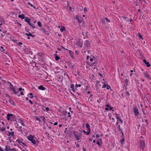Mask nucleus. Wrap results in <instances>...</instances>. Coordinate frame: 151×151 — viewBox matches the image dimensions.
Wrapping results in <instances>:
<instances>
[{
    "mask_svg": "<svg viewBox=\"0 0 151 151\" xmlns=\"http://www.w3.org/2000/svg\"><path fill=\"white\" fill-rule=\"evenodd\" d=\"M30 19L29 18L27 17H26L25 18L24 21L28 23V24L31 26L33 28H35V26L31 24L30 22Z\"/></svg>",
    "mask_w": 151,
    "mask_h": 151,
    "instance_id": "obj_3",
    "label": "nucleus"
},
{
    "mask_svg": "<svg viewBox=\"0 0 151 151\" xmlns=\"http://www.w3.org/2000/svg\"><path fill=\"white\" fill-rule=\"evenodd\" d=\"M9 88H10V90L12 91L13 93L15 94H17V91L15 90L14 87H12L9 86Z\"/></svg>",
    "mask_w": 151,
    "mask_h": 151,
    "instance_id": "obj_11",
    "label": "nucleus"
},
{
    "mask_svg": "<svg viewBox=\"0 0 151 151\" xmlns=\"http://www.w3.org/2000/svg\"><path fill=\"white\" fill-rule=\"evenodd\" d=\"M8 83H9L10 84V86H9L13 87V86L11 83H10V82H9Z\"/></svg>",
    "mask_w": 151,
    "mask_h": 151,
    "instance_id": "obj_58",
    "label": "nucleus"
},
{
    "mask_svg": "<svg viewBox=\"0 0 151 151\" xmlns=\"http://www.w3.org/2000/svg\"><path fill=\"white\" fill-rule=\"evenodd\" d=\"M37 24L38 26L40 27H42V24L41 22L40 21H38L37 22Z\"/></svg>",
    "mask_w": 151,
    "mask_h": 151,
    "instance_id": "obj_36",
    "label": "nucleus"
},
{
    "mask_svg": "<svg viewBox=\"0 0 151 151\" xmlns=\"http://www.w3.org/2000/svg\"><path fill=\"white\" fill-rule=\"evenodd\" d=\"M81 84H76V85H75V88H76H76L77 87H80L81 86Z\"/></svg>",
    "mask_w": 151,
    "mask_h": 151,
    "instance_id": "obj_42",
    "label": "nucleus"
},
{
    "mask_svg": "<svg viewBox=\"0 0 151 151\" xmlns=\"http://www.w3.org/2000/svg\"><path fill=\"white\" fill-rule=\"evenodd\" d=\"M99 83V81H96V86L97 87L98 86V84Z\"/></svg>",
    "mask_w": 151,
    "mask_h": 151,
    "instance_id": "obj_46",
    "label": "nucleus"
},
{
    "mask_svg": "<svg viewBox=\"0 0 151 151\" xmlns=\"http://www.w3.org/2000/svg\"><path fill=\"white\" fill-rule=\"evenodd\" d=\"M45 110L47 111H48L49 110V109L48 107H46L45 108Z\"/></svg>",
    "mask_w": 151,
    "mask_h": 151,
    "instance_id": "obj_60",
    "label": "nucleus"
},
{
    "mask_svg": "<svg viewBox=\"0 0 151 151\" xmlns=\"http://www.w3.org/2000/svg\"><path fill=\"white\" fill-rule=\"evenodd\" d=\"M13 114H8L7 116V119L8 121L10 120L11 117L12 116Z\"/></svg>",
    "mask_w": 151,
    "mask_h": 151,
    "instance_id": "obj_15",
    "label": "nucleus"
},
{
    "mask_svg": "<svg viewBox=\"0 0 151 151\" xmlns=\"http://www.w3.org/2000/svg\"><path fill=\"white\" fill-rule=\"evenodd\" d=\"M29 32V33H26L25 34V35H26V36H28V37H35V36L34 35H32L30 32Z\"/></svg>",
    "mask_w": 151,
    "mask_h": 151,
    "instance_id": "obj_19",
    "label": "nucleus"
},
{
    "mask_svg": "<svg viewBox=\"0 0 151 151\" xmlns=\"http://www.w3.org/2000/svg\"><path fill=\"white\" fill-rule=\"evenodd\" d=\"M0 48L2 50V51L4 53H7V52L6 51V50L5 49H4V47L3 46H1L0 47Z\"/></svg>",
    "mask_w": 151,
    "mask_h": 151,
    "instance_id": "obj_22",
    "label": "nucleus"
},
{
    "mask_svg": "<svg viewBox=\"0 0 151 151\" xmlns=\"http://www.w3.org/2000/svg\"><path fill=\"white\" fill-rule=\"evenodd\" d=\"M70 112H68V117H71V115H70Z\"/></svg>",
    "mask_w": 151,
    "mask_h": 151,
    "instance_id": "obj_59",
    "label": "nucleus"
},
{
    "mask_svg": "<svg viewBox=\"0 0 151 151\" xmlns=\"http://www.w3.org/2000/svg\"><path fill=\"white\" fill-rule=\"evenodd\" d=\"M34 136L31 134L29 135L27 137L28 139L30 140L32 143L33 145H35L36 144V142L34 139Z\"/></svg>",
    "mask_w": 151,
    "mask_h": 151,
    "instance_id": "obj_2",
    "label": "nucleus"
},
{
    "mask_svg": "<svg viewBox=\"0 0 151 151\" xmlns=\"http://www.w3.org/2000/svg\"><path fill=\"white\" fill-rule=\"evenodd\" d=\"M96 137L97 138H99L100 137V135L99 134H97L96 135Z\"/></svg>",
    "mask_w": 151,
    "mask_h": 151,
    "instance_id": "obj_52",
    "label": "nucleus"
},
{
    "mask_svg": "<svg viewBox=\"0 0 151 151\" xmlns=\"http://www.w3.org/2000/svg\"><path fill=\"white\" fill-rule=\"evenodd\" d=\"M84 11L85 12H86L87 11V9L86 7H85L84 8Z\"/></svg>",
    "mask_w": 151,
    "mask_h": 151,
    "instance_id": "obj_56",
    "label": "nucleus"
},
{
    "mask_svg": "<svg viewBox=\"0 0 151 151\" xmlns=\"http://www.w3.org/2000/svg\"><path fill=\"white\" fill-rule=\"evenodd\" d=\"M84 45H85L88 48L90 47V43L89 42L88 40H86L85 42V43L84 44Z\"/></svg>",
    "mask_w": 151,
    "mask_h": 151,
    "instance_id": "obj_13",
    "label": "nucleus"
},
{
    "mask_svg": "<svg viewBox=\"0 0 151 151\" xmlns=\"http://www.w3.org/2000/svg\"><path fill=\"white\" fill-rule=\"evenodd\" d=\"M120 125H119L118 126V127L117 128V129L119 130V131H121V130L120 127Z\"/></svg>",
    "mask_w": 151,
    "mask_h": 151,
    "instance_id": "obj_45",
    "label": "nucleus"
},
{
    "mask_svg": "<svg viewBox=\"0 0 151 151\" xmlns=\"http://www.w3.org/2000/svg\"><path fill=\"white\" fill-rule=\"evenodd\" d=\"M118 121H119L120 122V123L121 124H123V121H122L120 119V118H118V119H117Z\"/></svg>",
    "mask_w": 151,
    "mask_h": 151,
    "instance_id": "obj_28",
    "label": "nucleus"
},
{
    "mask_svg": "<svg viewBox=\"0 0 151 151\" xmlns=\"http://www.w3.org/2000/svg\"><path fill=\"white\" fill-rule=\"evenodd\" d=\"M109 109L110 111H114V110L113 109V108L111 106H110L109 107Z\"/></svg>",
    "mask_w": 151,
    "mask_h": 151,
    "instance_id": "obj_38",
    "label": "nucleus"
},
{
    "mask_svg": "<svg viewBox=\"0 0 151 151\" xmlns=\"http://www.w3.org/2000/svg\"><path fill=\"white\" fill-rule=\"evenodd\" d=\"M81 131L79 129L76 130L74 132L73 134L75 137L76 139L78 141L81 138Z\"/></svg>",
    "mask_w": 151,
    "mask_h": 151,
    "instance_id": "obj_1",
    "label": "nucleus"
},
{
    "mask_svg": "<svg viewBox=\"0 0 151 151\" xmlns=\"http://www.w3.org/2000/svg\"><path fill=\"white\" fill-rule=\"evenodd\" d=\"M86 128H87L88 129V132L87 133V135H88L91 132V129L90 128V125H89V124H88L87 123L86 124Z\"/></svg>",
    "mask_w": 151,
    "mask_h": 151,
    "instance_id": "obj_9",
    "label": "nucleus"
},
{
    "mask_svg": "<svg viewBox=\"0 0 151 151\" xmlns=\"http://www.w3.org/2000/svg\"><path fill=\"white\" fill-rule=\"evenodd\" d=\"M89 58H90V57L88 55L86 57V60H88Z\"/></svg>",
    "mask_w": 151,
    "mask_h": 151,
    "instance_id": "obj_54",
    "label": "nucleus"
},
{
    "mask_svg": "<svg viewBox=\"0 0 151 151\" xmlns=\"http://www.w3.org/2000/svg\"><path fill=\"white\" fill-rule=\"evenodd\" d=\"M121 133L122 134V135L121 136V137L122 138V137H124V134H123V131H122V130H121Z\"/></svg>",
    "mask_w": 151,
    "mask_h": 151,
    "instance_id": "obj_48",
    "label": "nucleus"
},
{
    "mask_svg": "<svg viewBox=\"0 0 151 151\" xmlns=\"http://www.w3.org/2000/svg\"><path fill=\"white\" fill-rule=\"evenodd\" d=\"M19 90H18V91H17V95L18 96H20V95L19 94H18V93H19Z\"/></svg>",
    "mask_w": 151,
    "mask_h": 151,
    "instance_id": "obj_61",
    "label": "nucleus"
},
{
    "mask_svg": "<svg viewBox=\"0 0 151 151\" xmlns=\"http://www.w3.org/2000/svg\"><path fill=\"white\" fill-rule=\"evenodd\" d=\"M106 86V85L105 83L104 84L102 88H105Z\"/></svg>",
    "mask_w": 151,
    "mask_h": 151,
    "instance_id": "obj_50",
    "label": "nucleus"
},
{
    "mask_svg": "<svg viewBox=\"0 0 151 151\" xmlns=\"http://www.w3.org/2000/svg\"><path fill=\"white\" fill-rule=\"evenodd\" d=\"M9 136L11 135L12 136H14V132H9Z\"/></svg>",
    "mask_w": 151,
    "mask_h": 151,
    "instance_id": "obj_24",
    "label": "nucleus"
},
{
    "mask_svg": "<svg viewBox=\"0 0 151 151\" xmlns=\"http://www.w3.org/2000/svg\"><path fill=\"white\" fill-rule=\"evenodd\" d=\"M18 17L19 18H21L22 19H23L25 18L23 14H22L19 15L18 16Z\"/></svg>",
    "mask_w": 151,
    "mask_h": 151,
    "instance_id": "obj_23",
    "label": "nucleus"
},
{
    "mask_svg": "<svg viewBox=\"0 0 151 151\" xmlns=\"http://www.w3.org/2000/svg\"><path fill=\"white\" fill-rule=\"evenodd\" d=\"M22 144H23L24 145L25 147H27V145H26L24 143L22 142Z\"/></svg>",
    "mask_w": 151,
    "mask_h": 151,
    "instance_id": "obj_57",
    "label": "nucleus"
},
{
    "mask_svg": "<svg viewBox=\"0 0 151 151\" xmlns=\"http://www.w3.org/2000/svg\"><path fill=\"white\" fill-rule=\"evenodd\" d=\"M47 28H48V30L46 31L45 29L44 28H42L40 29V30L44 32L47 35H49V31H50V28L49 26L47 27Z\"/></svg>",
    "mask_w": 151,
    "mask_h": 151,
    "instance_id": "obj_6",
    "label": "nucleus"
},
{
    "mask_svg": "<svg viewBox=\"0 0 151 151\" xmlns=\"http://www.w3.org/2000/svg\"><path fill=\"white\" fill-rule=\"evenodd\" d=\"M133 111L134 113V114L135 116H138L139 114L138 109L135 106L133 107Z\"/></svg>",
    "mask_w": 151,
    "mask_h": 151,
    "instance_id": "obj_4",
    "label": "nucleus"
},
{
    "mask_svg": "<svg viewBox=\"0 0 151 151\" xmlns=\"http://www.w3.org/2000/svg\"><path fill=\"white\" fill-rule=\"evenodd\" d=\"M15 117L14 116L13 114V116H12L11 117L10 121L11 122L14 121L15 119Z\"/></svg>",
    "mask_w": 151,
    "mask_h": 151,
    "instance_id": "obj_20",
    "label": "nucleus"
},
{
    "mask_svg": "<svg viewBox=\"0 0 151 151\" xmlns=\"http://www.w3.org/2000/svg\"><path fill=\"white\" fill-rule=\"evenodd\" d=\"M144 75L147 78L148 80H150L151 78L149 75L148 74L147 72H144Z\"/></svg>",
    "mask_w": 151,
    "mask_h": 151,
    "instance_id": "obj_10",
    "label": "nucleus"
},
{
    "mask_svg": "<svg viewBox=\"0 0 151 151\" xmlns=\"http://www.w3.org/2000/svg\"><path fill=\"white\" fill-rule=\"evenodd\" d=\"M111 88V87L109 86H107L106 88L107 89H109Z\"/></svg>",
    "mask_w": 151,
    "mask_h": 151,
    "instance_id": "obj_53",
    "label": "nucleus"
},
{
    "mask_svg": "<svg viewBox=\"0 0 151 151\" xmlns=\"http://www.w3.org/2000/svg\"><path fill=\"white\" fill-rule=\"evenodd\" d=\"M68 51L69 52V53L70 54V56L72 58H73L74 57V56L73 55L74 52L70 50H68Z\"/></svg>",
    "mask_w": 151,
    "mask_h": 151,
    "instance_id": "obj_16",
    "label": "nucleus"
},
{
    "mask_svg": "<svg viewBox=\"0 0 151 151\" xmlns=\"http://www.w3.org/2000/svg\"><path fill=\"white\" fill-rule=\"evenodd\" d=\"M20 123H21V124H22V125L23 126H25V124L24 123V121L23 120H22L21 119L20 120Z\"/></svg>",
    "mask_w": 151,
    "mask_h": 151,
    "instance_id": "obj_26",
    "label": "nucleus"
},
{
    "mask_svg": "<svg viewBox=\"0 0 151 151\" xmlns=\"http://www.w3.org/2000/svg\"><path fill=\"white\" fill-rule=\"evenodd\" d=\"M115 117H116V118L117 119L118 118H119V116H118V114H115Z\"/></svg>",
    "mask_w": 151,
    "mask_h": 151,
    "instance_id": "obj_49",
    "label": "nucleus"
},
{
    "mask_svg": "<svg viewBox=\"0 0 151 151\" xmlns=\"http://www.w3.org/2000/svg\"><path fill=\"white\" fill-rule=\"evenodd\" d=\"M97 144L99 146H101L102 145V143H101L98 140L97 142Z\"/></svg>",
    "mask_w": 151,
    "mask_h": 151,
    "instance_id": "obj_35",
    "label": "nucleus"
},
{
    "mask_svg": "<svg viewBox=\"0 0 151 151\" xmlns=\"http://www.w3.org/2000/svg\"><path fill=\"white\" fill-rule=\"evenodd\" d=\"M70 90L72 91L73 92L75 91V89L74 88V86L73 84H72L70 85Z\"/></svg>",
    "mask_w": 151,
    "mask_h": 151,
    "instance_id": "obj_14",
    "label": "nucleus"
},
{
    "mask_svg": "<svg viewBox=\"0 0 151 151\" xmlns=\"http://www.w3.org/2000/svg\"><path fill=\"white\" fill-rule=\"evenodd\" d=\"M28 4L29 5H30L31 7H33L34 9H35L36 7L35 6H34L33 5L31 4L30 2H28Z\"/></svg>",
    "mask_w": 151,
    "mask_h": 151,
    "instance_id": "obj_25",
    "label": "nucleus"
},
{
    "mask_svg": "<svg viewBox=\"0 0 151 151\" xmlns=\"http://www.w3.org/2000/svg\"><path fill=\"white\" fill-rule=\"evenodd\" d=\"M22 90L24 91V89H22V88H19V91H21Z\"/></svg>",
    "mask_w": 151,
    "mask_h": 151,
    "instance_id": "obj_51",
    "label": "nucleus"
},
{
    "mask_svg": "<svg viewBox=\"0 0 151 151\" xmlns=\"http://www.w3.org/2000/svg\"><path fill=\"white\" fill-rule=\"evenodd\" d=\"M122 137V139L120 140L121 143L122 145L123 144V142L124 141V137Z\"/></svg>",
    "mask_w": 151,
    "mask_h": 151,
    "instance_id": "obj_37",
    "label": "nucleus"
},
{
    "mask_svg": "<svg viewBox=\"0 0 151 151\" xmlns=\"http://www.w3.org/2000/svg\"><path fill=\"white\" fill-rule=\"evenodd\" d=\"M138 36L139 39H143V38L142 35H141L139 33H138Z\"/></svg>",
    "mask_w": 151,
    "mask_h": 151,
    "instance_id": "obj_34",
    "label": "nucleus"
},
{
    "mask_svg": "<svg viewBox=\"0 0 151 151\" xmlns=\"http://www.w3.org/2000/svg\"><path fill=\"white\" fill-rule=\"evenodd\" d=\"M38 88L39 90H43V91L45 90V89H46L45 87L43 86L42 85H41V86H39L38 87Z\"/></svg>",
    "mask_w": 151,
    "mask_h": 151,
    "instance_id": "obj_18",
    "label": "nucleus"
},
{
    "mask_svg": "<svg viewBox=\"0 0 151 151\" xmlns=\"http://www.w3.org/2000/svg\"><path fill=\"white\" fill-rule=\"evenodd\" d=\"M128 80H127V79H126L124 80V83L126 84V85H127L128 84Z\"/></svg>",
    "mask_w": 151,
    "mask_h": 151,
    "instance_id": "obj_30",
    "label": "nucleus"
},
{
    "mask_svg": "<svg viewBox=\"0 0 151 151\" xmlns=\"http://www.w3.org/2000/svg\"><path fill=\"white\" fill-rule=\"evenodd\" d=\"M105 20H106V21L108 22H110V20L108 19L107 18L105 17Z\"/></svg>",
    "mask_w": 151,
    "mask_h": 151,
    "instance_id": "obj_41",
    "label": "nucleus"
},
{
    "mask_svg": "<svg viewBox=\"0 0 151 151\" xmlns=\"http://www.w3.org/2000/svg\"><path fill=\"white\" fill-rule=\"evenodd\" d=\"M10 146L8 145H6L5 146V151H7L9 150L10 151Z\"/></svg>",
    "mask_w": 151,
    "mask_h": 151,
    "instance_id": "obj_17",
    "label": "nucleus"
},
{
    "mask_svg": "<svg viewBox=\"0 0 151 151\" xmlns=\"http://www.w3.org/2000/svg\"><path fill=\"white\" fill-rule=\"evenodd\" d=\"M65 28L64 27H62L60 29V30L62 32H63L65 30Z\"/></svg>",
    "mask_w": 151,
    "mask_h": 151,
    "instance_id": "obj_33",
    "label": "nucleus"
},
{
    "mask_svg": "<svg viewBox=\"0 0 151 151\" xmlns=\"http://www.w3.org/2000/svg\"><path fill=\"white\" fill-rule=\"evenodd\" d=\"M41 118L42 119V120L45 123L46 121L45 117L44 116H43L41 117Z\"/></svg>",
    "mask_w": 151,
    "mask_h": 151,
    "instance_id": "obj_27",
    "label": "nucleus"
},
{
    "mask_svg": "<svg viewBox=\"0 0 151 151\" xmlns=\"http://www.w3.org/2000/svg\"><path fill=\"white\" fill-rule=\"evenodd\" d=\"M10 151H17V149L15 148H12Z\"/></svg>",
    "mask_w": 151,
    "mask_h": 151,
    "instance_id": "obj_43",
    "label": "nucleus"
},
{
    "mask_svg": "<svg viewBox=\"0 0 151 151\" xmlns=\"http://www.w3.org/2000/svg\"><path fill=\"white\" fill-rule=\"evenodd\" d=\"M29 94L31 95V96L29 97L30 98L32 99L34 97V96L32 93H29Z\"/></svg>",
    "mask_w": 151,
    "mask_h": 151,
    "instance_id": "obj_32",
    "label": "nucleus"
},
{
    "mask_svg": "<svg viewBox=\"0 0 151 151\" xmlns=\"http://www.w3.org/2000/svg\"><path fill=\"white\" fill-rule=\"evenodd\" d=\"M76 18L79 23H81L83 20V19L81 17L77 16L76 15Z\"/></svg>",
    "mask_w": 151,
    "mask_h": 151,
    "instance_id": "obj_7",
    "label": "nucleus"
},
{
    "mask_svg": "<svg viewBox=\"0 0 151 151\" xmlns=\"http://www.w3.org/2000/svg\"><path fill=\"white\" fill-rule=\"evenodd\" d=\"M16 142H18L19 145H21V143H22V142L20 140H19V139H17L16 140Z\"/></svg>",
    "mask_w": 151,
    "mask_h": 151,
    "instance_id": "obj_31",
    "label": "nucleus"
},
{
    "mask_svg": "<svg viewBox=\"0 0 151 151\" xmlns=\"http://www.w3.org/2000/svg\"><path fill=\"white\" fill-rule=\"evenodd\" d=\"M9 101L11 104L14 105V102L13 101L11 100L10 99H9Z\"/></svg>",
    "mask_w": 151,
    "mask_h": 151,
    "instance_id": "obj_29",
    "label": "nucleus"
},
{
    "mask_svg": "<svg viewBox=\"0 0 151 151\" xmlns=\"http://www.w3.org/2000/svg\"><path fill=\"white\" fill-rule=\"evenodd\" d=\"M5 128H2L0 129V131H1L2 132H3L5 131Z\"/></svg>",
    "mask_w": 151,
    "mask_h": 151,
    "instance_id": "obj_39",
    "label": "nucleus"
},
{
    "mask_svg": "<svg viewBox=\"0 0 151 151\" xmlns=\"http://www.w3.org/2000/svg\"><path fill=\"white\" fill-rule=\"evenodd\" d=\"M145 141L143 140H140L139 143V146L142 149H144L145 147Z\"/></svg>",
    "mask_w": 151,
    "mask_h": 151,
    "instance_id": "obj_5",
    "label": "nucleus"
},
{
    "mask_svg": "<svg viewBox=\"0 0 151 151\" xmlns=\"http://www.w3.org/2000/svg\"><path fill=\"white\" fill-rule=\"evenodd\" d=\"M145 121L146 122V123H147V124L148 125V119H145Z\"/></svg>",
    "mask_w": 151,
    "mask_h": 151,
    "instance_id": "obj_55",
    "label": "nucleus"
},
{
    "mask_svg": "<svg viewBox=\"0 0 151 151\" xmlns=\"http://www.w3.org/2000/svg\"><path fill=\"white\" fill-rule=\"evenodd\" d=\"M143 63L146 65L148 67H149L150 66V65L149 63L145 59H144L143 60Z\"/></svg>",
    "mask_w": 151,
    "mask_h": 151,
    "instance_id": "obj_12",
    "label": "nucleus"
},
{
    "mask_svg": "<svg viewBox=\"0 0 151 151\" xmlns=\"http://www.w3.org/2000/svg\"><path fill=\"white\" fill-rule=\"evenodd\" d=\"M35 119H36V120L39 121V122H41V121L39 118L37 117H36Z\"/></svg>",
    "mask_w": 151,
    "mask_h": 151,
    "instance_id": "obj_40",
    "label": "nucleus"
},
{
    "mask_svg": "<svg viewBox=\"0 0 151 151\" xmlns=\"http://www.w3.org/2000/svg\"><path fill=\"white\" fill-rule=\"evenodd\" d=\"M76 44L80 48H81L83 46V42L82 41H79L77 42Z\"/></svg>",
    "mask_w": 151,
    "mask_h": 151,
    "instance_id": "obj_8",
    "label": "nucleus"
},
{
    "mask_svg": "<svg viewBox=\"0 0 151 151\" xmlns=\"http://www.w3.org/2000/svg\"><path fill=\"white\" fill-rule=\"evenodd\" d=\"M67 151H70V147L68 148Z\"/></svg>",
    "mask_w": 151,
    "mask_h": 151,
    "instance_id": "obj_64",
    "label": "nucleus"
},
{
    "mask_svg": "<svg viewBox=\"0 0 151 151\" xmlns=\"http://www.w3.org/2000/svg\"><path fill=\"white\" fill-rule=\"evenodd\" d=\"M29 102L31 104H33V103L32 102V101L31 100H29Z\"/></svg>",
    "mask_w": 151,
    "mask_h": 151,
    "instance_id": "obj_62",
    "label": "nucleus"
},
{
    "mask_svg": "<svg viewBox=\"0 0 151 151\" xmlns=\"http://www.w3.org/2000/svg\"><path fill=\"white\" fill-rule=\"evenodd\" d=\"M55 59L56 60H58L60 58V57L58 56L57 54H55Z\"/></svg>",
    "mask_w": 151,
    "mask_h": 151,
    "instance_id": "obj_21",
    "label": "nucleus"
},
{
    "mask_svg": "<svg viewBox=\"0 0 151 151\" xmlns=\"http://www.w3.org/2000/svg\"><path fill=\"white\" fill-rule=\"evenodd\" d=\"M52 131L54 132V133H55V132H57V131L56 130H53V129H52Z\"/></svg>",
    "mask_w": 151,
    "mask_h": 151,
    "instance_id": "obj_63",
    "label": "nucleus"
},
{
    "mask_svg": "<svg viewBox=\"0 0 151 151\" xmlns=\"http://www.w3.org/2000/svg\"><path fill=\"white\" fill-rule=\"evenodd\" d=\"M93 58H91L90 59V61L91 62H93V58H94V57L93 56Z\"/></svg>",
    "mask_w": 151,
    "mask_h": 151,
    "instance_id": "obj_47",
    "label": "nucleus"
},
{
    "mask_svg": "<svg viewBox=\"0 0 151 151\" xmlns=\"http://www.w3.org/2000/svg\"><path fill=\"white\" fill-rule=\"evenodd\" d=\"M125 94L127 95L128 96H129L130 95V94L129 93V92L128 91H127Z\"/></svg>",
    "mask_w": 151,
    "mask_h": 151,
    "instance_id": "obj_44",
    "label": "nucleus"
}]
</instances>
